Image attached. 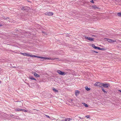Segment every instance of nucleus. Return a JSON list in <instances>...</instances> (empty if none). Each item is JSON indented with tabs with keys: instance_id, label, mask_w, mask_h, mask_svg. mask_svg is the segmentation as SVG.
Here are the masks:
<instances>
[{
	"instance_id": "2f4dec72",
	"label": "nucleus",
	"mask_w": 121,
	"mask_h": 121,
	"mask_svg": "<svg viewBox=\"0 0 121 121\" xmlns=\"http://www.w3.org/2000/svg\"><path fill=\"white\" fill-rule=\"evenodd\" d=\"M61 121H65V120H62Z\"/></svg>"
},
{
	"instance_id": "c85d7f7f",
	"label": "nucleus",
	"mask_w": 121,
	"mask_h": 121,
	"mask_svg": "<svg viewBox=\"0 0 121 121\" xmlns=\"http://www.w3.org/2000/svg\"><path fill=\"white\" fill-rule=\"evenodd\" d=\"M10 116L11 117H12L13 116V114H11V115H10Z\"/></svg>"
},
{
	"instance_id": "dca6fc26",
	"label": "nucleus",
	"mask_w": 121,
	"mask_h": 121,
	"mask_svg": "<svg viewBox=\"0 0 121 121\" xmlns=\"http://www.w3.org/2000/svg\"><path fill=\"white\" fill-rule=\"evenodd\" d=\"M92 46L94 48H95V49H96V46H95V45L94 44H92Z\"/></svg>"
},
{
	"instance_id": "393cba45",
	"label": "nucleus",
	"mask_w": 121,
	"mask_h": 121,
	"mask_svg": "<svg viewBox=\"0 0 121 121\" xmlns=\"http://www.w3.org/2000/svg\"><path fill=\"white\" fill-rule=\"evenodd\" d=\"M85 117H87V118H89L90 117V116L89 115H87L85 116Z\"/></svg>"
},
{
	"instance_id": "4be33fe9",
	"label": "nucleus",
	"mask_w": 121,
	"mask_h": 121,
	"mask_svg": "<svg viewBox=\"0 0 121 121\" xmlns=\"http://www.w3.org/2000/svg\"><path fill=\"white\" fill-rule=\"evenodd\" d=\"M31 80H34L36 81V80L34 78L32 77H31Z\"/></svg>"
},
{
	"instance_id": "c756f323",
	"label": "nucleus",
	"mask_w": 121,
	"mask_h": 121,
	"mask_svg": "<svg viewBox=\"0 0 121 121\" xmlns=\"http://www.w3.org/2000/svg\"><path fill=\"white\" fill-rule=\"evenodd\" d=\"M9 17H7L6 18V19H9Z\"/></svg>"
},
{
	"instance_id": "9b49d317",
	"label": "nucleus",
	"mask_w": 121,
	"mask_h": 121,
	"mask_svg": "<svg viewBox=\"0 0 121 121\" xmlns=\"http://www.w3.org/2000/svg\"><path fill=\"white\" fill-rule=\"evenodd\" d=\"M92 7V8L95 9H99V8L96 5H93Z\"/></svg>"
},
{
	"instance_id": "aec40b11",
	"label": "nucleus",
	"mask_w": 121,
	"mask_h": 121,
	"mask_svg": "<svg viewBox=\"0 0 121 121\" xmlns=\"http://www.w3.org/2000/svg\"><path fill=\"white\" fill-rule=\"evenodd\" d=\"M83 104L86 107H88V105L87 104L84 103H83Z\"/></svg>"
},
{
	"instance_id": "473e14b6",
	"label": "nucleus",
	"mask_w": 121,
	"mask_h": 121,
	"mask_svg": "<svg viewBox=\"0 0 121 121\" xmlns=\"http://www.w3.org/2000/svg\"><path fill=\"white\" fill-rule=\"evenodd\" d=\"M94 52H95V53H98V52H96V51H94Z\"/></svg>"
},
{
	"instance_id": "f257e3e1",
	"label": "nucleus",
	"mask_w": 121,
	"mask_h": 121,
	"mask_svg": "<svg viewBox=\"0 0 121 121\" xmlns=\"http://www.w3.org/2000/svg\"><path fill=\"white\" fill-rule=\"evenodd\" d=\"M31 57H37L40 59H48L49 60H57L58 59V58H56L55 57H45L42 56H37L31 54Z\"/></svg>"
},
{
	"instance_id": "1a4fd4ad",
	"label": "nucleus",
	"mask_w": 121,
	"mask_h": 121,
	"mask_svg": "<svg viewBox=\"0 0 121 121\" xmlns=\"http://www.w3.org/2000/svg\"><path fill=\"white\" fill-rule=\"evenodd\" d=\"M80 92L78 90H76L75 91V95L76 96H78Z\"/></svg>"
},
{
	"instance_id": "4468645a",
	"label": "nucleus",
	"mask_w": 121,
	"mask_h": 121,
	"mask_svg": "<svg viewBox=\"0 0 121 121\" xmlns=\"http://www.w3.org/2000/svg\"><path fill=\"white\" fill-rule=\"evenodd\" d=\"M72 120V119L69 118H66L65 119V121H69L70 120Z\"/></svg>"
},
{
	"instance_id": "423d86ee",
	"label": "nucleus",
	"mask_w": 121,
	"mask_h": 121,
	"mask_svg": "<svg viewBox=\"0 0 121 121\" xmlns=\"http://www.w3.org/2000/svg\"><path fill=\"white\" fill-rule=\"evenodd\" d=\"M44 14L45 15H47L48 16H52L53 15V13L52 12H46Z\"/></svg>"
},
{
	"instance_id": "f03ea898",
	"label": "nucleus",
	"mask_w": 121,
	"mask_h": 121,
	"mask_svg": "<svg viewBox=\"0 0 121 121\" xmlns=\"http://www.w3.org/2000/svg\"><path fill=\"white\" fill-rule=\"evenodd\" d=\"M103 83H101L99 82H97L94 84V86H97L98 87L102 88Z\"/></svg>"
},
{
	"instance_id": "412c9836",
	"label": "nucleus",
	"mask_w": 121,
	"mask_h": 121,
	"mask_svg": "<svg viewBox=\"0 0 121 121\" xmlns=\"http://www.w3.org/2000/svg\"><path fill=\"white\" fill-rule=\"evenodd\" d=\"M18 104L19 105V104L20 105V106H21V105H22V104H22V102H19L18 103Z\"/></svg>"
},
{
	"instance_id": "a878e982",
	"label": "nucleus",
	"mask_w": 121,
	"mask_h": 121,
	"mask_svg": "<svg viewBox=\"0 0 121 121\" xmlns=\"http://www.w3.org/2000/svg\"><path fill=\"white\" fill-rule=\"evenodd\" d=\"M104 50V49L103 48H100V49L99 50Z\"/></svg>"
},
{
	"instance_id": "f8f14e48",
	"label": "nucleus",
	"mask_w": 121,
	"mask_h": 121,
	"mask_svg": "<svg viewBox=\"0 0 121 121\" xmlns=\"http://www.w3.org/2000/svg\"><path fill=\"white\" fill-rule=\"evenodd\" d=\"M52 90L55 92H58V90L55 89L54 88H52Z\"/></svg>"
},
{
	"instance_id": "6e6552de",
	"label": "nucleus",
	"mask_w": 121,
	"mask_h": 121,
	"mask_svg": "<svg viewBox=\"0 0 121 121\" xmlns=\"http://www.w3.org/2000/svg\"><path fill=\"white\" fill-rule=\"evenodd\" d=\"M16 110L17 111H22L24 112H27V111L25 109H20L19 108H17L16 109Z\"/></svg>"
},
{
	"instance_id": "bb28decb",
	"label": "nucleus",
	"mask_w": 121,
	"mask_h": 121,
	"mask_svg": "<svg viewBox=\"0 0 121 121\" xmlns=\"http://www.w3.org/2000/svg\"><path fill=\"white\" fill-rule=\"evenodd\" d=\"M90 2L92 3H94V1L93 0H91V1H90Z\"/></svg>"
},
{
	"instance_id": "5701e85b",
	"label": "nucleus",
	"mask_w": 121,
	"mask_h": 121,
	"mask_svg": "<svg viewBox=\"0 0 121 121\" xmlns=\"http://www.w3.org/2000/svg\"><path fill=\"white\" fill-rule=\"evenodd\" d=\"M95 49L99 50L100 49V48L99 47H96Z\"/></svg>"
},
{
	"instance_id": "cd10ccee",
	"label": "nucleus",
	"mask_w": 121,
	"mask_h": 121,
	"mask_svg": "<svg viewBox=\"0 0 121 121\" xmlns=\"http://www.w3.org/2000/svg\"><path fill=\"white\" fill-rule=\"evenodd\" d=\"M46 116L48 118H50V117L48 116V115H46Z\"/></svg>"
},
{
	"instance_id": "f704fd0d",
	"label": "nucleus",
	"mask_w": 121,
	"mask_h": 121,
	"mask_svg": "<svg viewBox=\"0 0 121 121\" xmlns=\"http://www.w3.org/2000/svg\"><path fill=\"white\" fill-rule=\"evenodd\" d=\"M29 78L30 79V77H29Z\"/></svg>"
},
{
	"instance_id": "2eb2a0df",
	"label": "nucleus",
	"mask_w": 121,
	"mask_h": 121,
	"mask_svg": "<svg viewBox=\"0 0 121 121\" xmlns=\"http://www.w3.org/2000/svg\"><path fill=\"white\" fill-rule=\"evenodd\" d=\"M117 14L118 16L121 17V12L118 13Z\"/></svg>"
},
{
	"instance_id": "a211bd4d",
	"label": "nucleus",
	"mask_w": 121,
	"mask_h": 121,
	"mask_svg": "<svg viewBox=\"0 0 121 121\" xmlns=\"http://www.w3.org/2000/svg\"><path fill=\"white\" fill-rule=\"evenodd\" d=\"M102 91H103V92L104 93H107V92L105 90H104V89L103 88H102Z\"/></svg>"
},
{
	"instance_id": "7ed1b4c3",
	"label": "nucleus",
	"mask_w": 121,
	"mask_h": 121,
	"mask_svg": "<svg viewBox=\"0 0 121 121\" xmlns=\"http://www.w3.org/2000/svg\"><path fill=\"white\" fill-rule=\"evenodd\" d=\"M57 72L60 75H64L66 74L65 72H63L59 70H57Z\"/></svg>"
},
{
	"instance_id": "f3484780",
	"label": "nucleus",
	"mask_w": 121,
	"mask_h": 121,
	"mask_svg": "<svg viewBox=\"0 0 121 121\" xmlns=\"http://www.w3.org/2000/svg\"><path fill=\"white\" fill-rule=\"evenodd\" d=\"M86 90L87 91H89L90 90V89L88 88L87 86L85 87Z\"/></svg>"
},
{
	"instance_id": "7c9ffc66",
	"label": "nucleus",
	"mask_w": 121,
	"mask_h": 121,
	"mask_svg": "<svg viewBox=\"0 0 121 121\" xmlns=\"http://www.w3.org/2000/svg\"><path fill=\"white\" fill-rule=\"evenodd\" d=\"M2 26V24H0V26Z\"/></svg>"
},
{
	"instance_id": "9d476101",
	"label": "nucleus",
	"mask_w": 121,
	"mask_h": 121,
	"mask_svg": "<svg viewBox=\"0 0 121 121\" xmlns=\"http://www.w3.org/2000/svg\"><path fill=\"white\" fill-rule=\"evenodd\" d=\"M35 76L36 77H39L40 76V75L37 74V73L35 72H34L32 73L33 74H34Z\"/></svg>"
},
{
	"instance_id": "ddd939ff",
	"label": "nucleus",
	"mask_w": 121,
	"mask_h": 121,
	"mask_svg": "<svg viewBox=\"0 0 121 121\" xmlns=\"http://www.w3.org/2000/svg\"><path fill=\"white\" fill-rule=\"evenodd\" d=\"M26 8L27 7H22L21 9L22 10H26L27 11Z\"/></svg>"
},
{
	"instance_id": "20e7f679",
	"label": "nucleus",
	"mask_w": 121,
	"mask_h": 121,
	"mask_svg": "<svg viewBox=\"0 0 121 121\" xmlns=\"http://www.w3.org/2000/svg\"><path fill=\"white\" fill-rule=\"evenodd\" d=\"M85 39H87L88 40L91 41H94V38H92L89 37H88L87 36H85Z\"/></svg>"
},
{
	"instance_id": "72a5a7b5",
	"label": "nucleus",
	"mask_w": 121,
	"mask_h": 121,
	"mask_svg": "<svg viewBox=\"0 0 121 121\" xmlns=\"http://www.w3.org/2000/svg\"><path fill=\"white\" fill-rule=\"evenodd\" d=\"M118 91H120V92H121V91L120 90H118Z\"/></svg>"
},
{
	"instance_id": "6ab92c4d",
	"label": "nucleus",
	"mask_w": 121,
	"mask_h": 121,
	"mask_svg": "<svg viewBox=\"0 0 121 121\" xmlns=\"http://www.w3.org/2000/svg\"><path fill=\"white\" fill-rule=\"evenodd\" d=\"M21 54L24 56H26V53H21Z\"/></svg>"
},
{
	"instance_id": "0eeeda50",
	"label": "nucleus",
	"mask_w": 121,
	"mask_h": 121,
	"mask_svg": "<svg viewBox=\"0 0 121 121\" xmlns=\"http://www.w3.org/2000/svg\"><path fill=\"white\" fill-rule=\"evenodd\" d=\"M105 39L109 43H112L116 42V40H113L107 38H106Z\"/></svg>"
},
{
	"instance_id": "b1692460",
	"label": "nucleus",
	"mask_w": 121,
	"mask_h": 121,
	"mask_svg": "<svg viewBox=\"0 0 121 121\" xmlns=\"http://www.w3.org/2000/svg\"><path fill=\"white\" fill-rule=\"evenodd\" d=\"M26 56H30V55L29 54L26 53Z\"/></svg>"
},
{
	"instance_id": "39448f33",
	"label": "nucleus",
	"mask_w": 121,
	"mask_h": 121,
	"mask_svg": "<svg viewBox=\"0 0 121 121\" xmlns=\"http://www.w3.org/2000/svg\"><path fill=\"white\" fill-rule=\"evenodd\" d=\"M110 86L108 84H104L103 83L102 87L107 88Z\"/></svg>"
}]
</instances>
